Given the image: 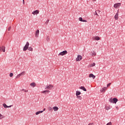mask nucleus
<instances>
[{"mask_svg":"<svg viewBox=\"0 0 125 125\" xmlns=\"http://www.w3.org/2000/svg\"><path fill=\"white\" fill-rule=\"evenodd\" d=\"M29 45H30V43H29V42H27L23 48V51H26L27 49H28L29 51H32L33 48H32V47H29Z\"/></svg>","mask_w":125,"mask_h":125,"instance_id":"obj_1","label":"nucleus"},{"mask_svg":"<svg viewBox=\"0 0 125 125\" xmlns=\"http://www.w3.org/2000/svg\"><path fill=\"white\" fill-rule=\"evenodd\" d=\"M109 101L110 103H114L115 104H116L118 101V99L114 98H110L109 100Z\"/></svg>","mask_w":125,"mask_h":125,"instance_id":"obj_2","label":"nucleus"},{"mask_svg":"<svg viewBox=\"0 0 125 125\" xmlns=\"http://www.w3.org/2000/svg\"><path fill=\"white\" fill-rule=\"evenodd\" d=\"M53 88V85L50 84L45 86V89H47V90H50V89H52Z\"/></svg>","mask_w":125,"mask_h":125,"instance_id":"obj_3","label":"nucleus"},{"mask_svg":"<svg viewBox=\"0 0 125 125\" xmlns=\"http://www.w3.org/2000/svg\"><path fill=\"white\" fill-rule=\"evenodd\" d=\"M68 54V52L67 50L63 51L62 52L60 53L59 54V56H64V55H66V54Z\"/></svg>","mask_w":125,"mask_h":125,"instance_id":"obj_4","label":"nucleus"},{"mask_svg":"<svg viewBox=\"0 0 125 125\" xmlns=\"http://www.w3.org/2000/svg\"><path fill=\"white\" fill-rule=\"evenodd\" d=\"M25 74H26V72L25 71H22V72H21V73L19 74L17 76L16 79H19V78H20V77H21V76L25 75Z\"/></svg>","mask_w":125,"mask_h":125,"instance_id":"obj_5","label":"nucleus"},{"mask_svg":"<svg viewBox=\"0 0 125 125\" xmlns=\"http://www.w3.org/2000/svg\"><path fill=\"white\" fill-rule=\"evenodd\" d=\"M82 59H83V57H82V56L79 55L77 56V58L76 59V61L77 62H79V61H81V60H82Z\"/></svg>","mask_w":125,"mask_h":125,"instance_id":"obj_6","label":"nucleus"},{"mask_svg":"<svg viewBox=\"0 0 125 125\" xmlns=\"http://www.w3.org/2000/svg\"><path fill=\"white\" fill-rule=\"evenodd\" d=\"M0 51L5 52V46L2 45L0 47Z\"/></svg>","mask_w":125,"mask_h":125,"instance_id":"obj_7","label":"nucleus"},{"mask_svg":"<svg viewBox=\"0 0 125 125\" xmlns=\"http://www.w3.org/2000/svg\"><path fill=\"white\" fill-rule=\"evenodd\" d=\"M121 6V3H117L114 4V8H118V7H120Z\"/></svg>","mask_w":125,"mask_h":125,"instance_id":"obj_8","label":"nucleus"},{"mask_svg":"<svg viewBox=\"0 0 125 125\" xmlns=\"http://www.w3.org/2000/svg\"><path fill=\"white\" fill-rule=\"evenodd\" d=\"M114 19L115 20H118V19H119V10L117 11V12L114 16Z\"/></svg>","mask_w":125,"mask_h":125,"instance_id":"obj_9","label":"nucleus"},{"mask_svg":"<svg viewBox=\"0 0 125 125\" xmlns=\"http://www.w3.org/2000/svg\"><path fill=\"white\" fill-rule=\"evenodd\" d=\"M106 90H107V87H104L101 89L100 91L101 92L104 93V92H105Z\"/></svg>","mask_w":125,"mask_h":125,"instance_id":"obj_10","label":"nucleus"},{"mask_svg":"<svg viewBox=\"0 0 125 125\" xmlns=\"http://www.w3.org/2000/svg\"><path fill=\"white\" fill-rule=\"evenodd\" d=\"M39 35H40V30H37L35 33L36 38H39Z\"/></svg>","mask_w":125,"mask_h":125,"instance_id":"obj_11","label":"nucleus"},{"mask_svg":"<svg viewBox=\"0 0 125 125\" xmlns=\"http://www.w3.org/2000/svg\"><path fill=\"white\" fill-rule=\"evenodd\" d=\"M90 55L91 56H95V55H96V53L95 52V51H92L90 53Z\"/></svg>","mask_w":125,"mask_h":125,"instance_id":"obj_12","label":"nucleus"},{"mask_svg":"<svg viewBox=\"0 0 125 125\" xmlns=\"http://www.w3.org/2000/svg\"><path fill=\"white\" fill-rule=\"evenodd\" d=\"M50 91L48 90H44L41 92V93H44V94H46L49 93Z\"/></svg>","mask_w":125,"mask_h":125,"instance_id":"obj_13","label":"nucleus"},{"mask_svg":"<svg viewBox=\"0 0 125 125\" xmlns=\"http://www.w3.org/2000/svg\"><path fill=\"white\" fill-rule=\"evenodd\" d=\"M39 13L40 11L38 10H36L32 12V14H33V15H36V14H39Z\"/></svg>","mask_w":125,"mask_h":125,"instance_id":"obj_14","label":"nucleus"},{"mask_svg":"<svg viewBox=\"0 0 125 125\" xmlns=\"http://www.w3.org/2000/svg\"><path fill=\"white\" fill-rule=\"evenodd\" d=\"M89 78H92V79H94L96 78V76L93 75V74H90L89 75Z\"/></svg>","mask_w":125,"mask_h":125,"instance_id":"obj_15","label":"nucleus"},{"mask_svg":"<svg viewBox=\"0 0 125 125\" xmlns=\"http://www.w3.org/2000/svg\"><path fill=\"white\" fill-rule=\"evenodd\" d=\"M93 40L94 41H99L100 40V37L98 36H95V37L93 38Z\"/></svg>","mask_w":125,"mask_h":125,"instance_id":"obj_16","label":"nucleus"},{"mask_svg":"<svg viewBox=\"0 0 125 125\" xmlns=\"http://www.w3.org/2000/svg\"><path fill=\"white\" fill-rule=\"evenodd\" d=\"M53 109L55 112H56V111H58V110H59V108H58V107H57V106H54L53 107Z\"/></svg>","mask_w":125,"mask_h":125,"instance_id":"obj_17","label":"nucleus"},{"mask_svg":"<svg viewBox=\"0 0 125 125\" xmlns=\"http://www.w3.org/2000/svg\"><path fill=\"white\" fill-rule=\"evenodd\" d=\"M42 113H43V111H39L36 112L35 115L36 116H38V115H40V114H42Z\"/></svg>","mask_w":125,"mask_h":125,"instance_id":"obj_18","label":"nucleus"},{"mask_svg":"<svg viewBox=\"0 0 125 125\" xmlns=\"http://www.w3.org/2000/svg\"><path fill=\"white\" fill-rule=\"evenodd\" d=\"M94 66H95V63H91L90 64L88 67V68H91V67H94Z\"/></svg>","mask_w":125,"mask_h":125,"instance_id":"obj_19","label":"nucleus"},{"mask_svg":"<svg viewBox=\"0 0 125 125\" xmlns=\"http://www.w3.org/2000/svg\"><path fill=\"white\" fill-rule=\"evenodd\" d=\"M81 94H82V93L81 92V91H76V96H79L81 95Z\"/></svg>","mask_w":125,"mask_h":125,"instance_id":"obj_20","label":"nucleus"},{"mask_svg":"<svg viewBox=\"0 0 125 125\" xmlns=\"http://www.w3.org/2000/svg\"><path fill=\"white\" fill-rule=\"evenodd\" d=\"M79 21H81V22H87V21L83 20V18L80 17L79 19Z\"/></svg>","mask_w":125,"mask_h":125,"instance_id":"obj_21","label":"nucleus"},{"mask_svg":"<svg viewBox=\"0 0 125 125\" xmlns=\"http://www.w3.org/2000/svg\"><path fill=\"white\" fill-rule=\"evenodd\" d=\"M3 106L5 108H10L12 106V105H10V106H8L7 105H6V104H3Z\"/></svg>","mask_w":125,"mask_h":125,"instance_id":"obj_22","label":"nucleus"},{"mask_svg":"<svg viewBox=\"0 0 125 125\" xmlns=\"http://www.w3.org/2000/svg\"><path fill=\"white\" fill-rule=\"evenodd\" d=\"M30 85L32 87H36V84L35 83H32L30 84Z\"/></svg>","mask_w":125,"mask_h":125,"instance_id":"obj_23","label":"nucleus"},{"mask_svg":"<svg viewBox=\"0 0 125 125\" xmlns=\"http://www.w3.org/2000/svg\"><path fill=\"white\" fill-rule=\"evenodd\" d=\"M80 88V89H82V90H83V91H86V89L85 88V87H84V86H81Z\"/></svg>","mask_w":125,"mask_h":125,"instance_id":"obj_24","label":"nucleus"},{"mask_svg":"<svg viewBox=\"0 0 125 125\" xmlns=\"http://www.w3.org/2000/svg\"><path fill=\"white\" fill-rule=\"evenodd\" d=\"M104 108L105 110H110V105H105Z\"/></svg>","mask_w":125,"mask_h":125,"instance_id":"obj_25","label":"nucleus"},{"mask_svg":"<svg viewBox=\"0 0 125 125\" xmlns=\"http://www.w3.org/2000/svg\"><path fill=\"white\" fill-rule=\"evenodd\" d=\"M76 98L78 100H82L83 99V97L81 96H77Z\"/></svg>","mask_w":125,"mask_h":125,"instance_id":"obj_26","label":"nucleus"},{"mask_svg":"<svg viewBox=\"0 0 125 125\" xmlns=\"http://www.w3.org/2000/svg\"><path fill=\"white\" fill-rule=\"evenodd\" d=\"M3 118H4V116L0 113V120H2Z\"/></svg>","mask_w":125,"mask_h":125,"instance_id":"obj_27","label":"nucleus"},{"mask_svg":"<svg viewBox=\"0 0 125 125\" xmlns=\"http://www.w3.org/2000/svg\"><path fill=\"white\" fill-rule=\"evenodd\" d=\"M21 91H23V92L26 93V92H28L29 91L28 90H26V89H22Z\"/></svg>","mask_w":125,"mask_h":125,"instance_id":"obj_28","label":"nucleus"},{"mask_svg":"<svg viewBox=\"0 0 125 125\" xmlns=\"http://www.w3.org/2000/svg\"><path fill=\"white\" fill-rule=\"evenodd\" d=\"M49 22V20H47L45 21V24H46V25H47V24H48Z\"/></svg>","mask_w":125,"mask_h":125,"instance_id":"obj_29","label":"nucleus"},{"mask_svg":"<svg viewBox=\"0 0 125 125\" xmlns=\"http://www.w3.org/2000/svg\"><path fill=\"white\" fill-rule=\"evenodd\" d=\"M10 78H12V77H13V73H11L9 75Z\"/></svg>","mask_w":125,"mask_h":125,"instance_id":"obj_30","label":"nucleus"},{"mask_svg":"<svg viewBox=\"0 0 125 125\" xmlns=\"http://www.w3.org/2000/svg\"><path fill=\"white\" fill-rule=\"evenodd\" d=\"M110 85H111V83H109L108 84H107V87H109Z\"/></svg>","mask_w":125,"mask_h":125,"instance_id":"obj_31","label":"nucleus"},{"mask_svg":"<svg viewBox=\"0 0 125 125\" xmlns=\"http://www.w3.org/2000/svg\"><path fill=\"white\" fill-rule=\"evenodd\" d=\"M11 29V27H9V28H8V31H10Z\"/></svg>","mask_w":125,"mask_h":125,"instance_id":"obj_32","label":"nucleus"},{"mask_svg":"<svg viewBox=\"0 0 125 125\" xmlns=\"http://www.w3.org/2000/svg\"><path fill=\"white\" fill-rule=\"evenodd\" d=\"M94 125V124H93V123H89L88 124V125Z\"/></svg>","mask_w":125,"mask_h":125,"instance_id":"obj_33","label":"nucleus"},{"mask_svg":"<svg viewBox=\"0 0 125 125\" xmlns=\"http://www.w3.org/2000/svg\"><path fill=\"white\" fill-rule=\"evenodd\" d=\"M25 0H23L22 2H23V4H25Z\"/></svg>","mask_w":125,"mask_h":125,"instance_id":"obj_34","label":"nucleus"},{"mask_svg":"<svg viewBox=\"0 0 125 125\" xmlns=\"http://www.w3.org/2000/svg\"><path fill=\"white\" fill-rule=\"evenodd\" d=\"M116 108L117 110H119V107L116 106Z\"/></svg>","mask_w":125,"mask_h":125,"instance_id":"obj_35","label":"nucleus"},{"mask_svg":"<svg viewBox=\"0 0 125 125\" xmlns=\"http://www.w3.org/2000/svg\"><path fill=\"white\" fill-rule=\"evenodd\" d=\"M95 15L98 16V14L96 12Z\"/></svg>","mask_w":125,"mask_h":125,"instance_id":"obj_36","label":"nucleus"},{"mask_svg":"<svg viewBox=\"0 0 125 125\" xmlns=\"http://www.w3.org/2000/svg\"><path fill=\"white\" fill-rule=\"evenodd\" d=\"M42 111H43V112H44V111H45V108H43V110Z\"/></svg>","mask_w":125,"mask_h":125,"instance_id":"obj_37","label":"nucleus"},{"mask_svg":"<svg viewBox=\"0 0 125 125\" xmlns=\"http://www.w3.org/2000/svg\"><path fill=\"white\" fill-rule=\"evenodd\" d=\"M93 1H96V0H92Z\"/></svg>","mask_w":125,"mask_h":125,"instance_id":"obj_38","label":"nucleus"},{"mask_svg":"<svg viewBox=\"0 0 125 125\" xmlns=\"http://www.w3.org/2000/svg\"><path fill=\"white\" fill-rule=\"evenodd\" d=\"M49 110H51V108L50 107H49Z\"/></svg>","mask_w":125,"mask_h":125,"instance_id":"obj_39","label":"nucleus"},{"mask_svg":"<svg viewBox=\"0 0 125 125\" xmlns=\"http://www.w3.org/2000/svg\"><path fill=\"white\" fill-rule=\"evenodd\" d=\"M47 40H49V38L48 37V38H47Z\"/></svg>","mask_w":125,"mask_h":125,"instance_id":"obj_40","label":"nucleus"},{"mask_svg":"<svg viewBox=\"0 0 125 125\" xmlns=\"http://www.w3.org/2000/svg\"><path fill=\"white\" fill-rule=\"evenodd\" d=\"M99 12H100V11L99 10Z\"/></svg>","mask_w":125,"mask_h":125,"instance_id":"obj_41","label":"nucleus"}]
</instances>
